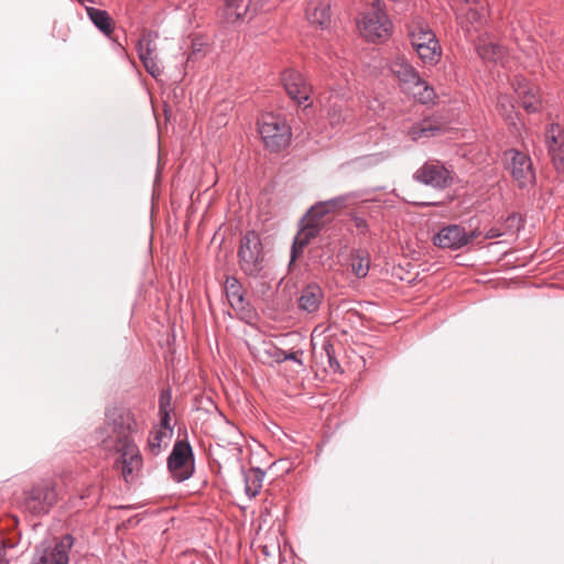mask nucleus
Here are the masks:
<instances>
[{"label":"nucleus","instance_id":"27","mask_svg":"<svg viewBox=\"0 0 564 564\" xmlns=\"http://www.w3.org/2000/svg\"><path fill=\"white\" fill-rule=\"evenodd\" d=\"M476 48L478 55L484 61L488 62L497 63L501 61L505 55V48L501 45L492 42H487V40L484 37H479Z\"/></svg>","mask_w":564,"mask_h":564},{"label":"nucleus","instance_id":"24","mask_svg":"<svg viewBox=\"0 0 564 564\" xmlns=\"http://www.w3.org/2000/svg\"><path fill=\"white\" fill-rule=\"evenodd\" d=\"M86 13L93 24L106 36L115 31V22L106 10L97 9L94 7H86Z\"/></svg>","mask_w":564,"mask_h":564},{"label":"nucleus","instance_id":"3","mask_svg":"<svg viewBox=\"0 0 564 564\" xmlns=\"http://www.w3.org/2000/svg\"><path fill=\"white\" fill-rule=\"evenodd\" d=\"M357 26L361 36L368 42L387 40L392 31V22L381 0H372L370 8L360 13Z\"/></svg>","mask_w":564,"mask_h":564},{"label":"nucleus","instance_id":"39","mask_svg":"<svg viewBox=\"0 0 564 564\" xmlns=\"http://www.w3.org/2000/svg\"><path fill=\"white\" fill-rule=\"evenodd\" d=\"M345 202H346L345 196H338V197H334L332 199L325 200L323 203H324L326 209H329V213H333L336 209L341 208L344 206Z\"/></svg>","mask_w":564,"mask_h":564},{"label":"nucleus","instance_id":"20","mask_svg":"<svg viewBox=\"0 0 564 564\" xmlns=\"http://www.w3.org/2000/svg\"><path fill=\"white\" fill-rule=\"evenodd\" d=\"M324 299L323 290L317 284H308L305 286L297 300L299 307L308 313H315L318 311Z\"/></svg>","mask_w":564,"mask_h":564},{"label":"nucleus","instance_id":"28","mask_svg":"<svg viewBox=\"0 0 564 564\" xmlns=\"http://www.w3.org/2000/svg\"><path fill=\"white\" fill-rule=\"evenodd\" d=\"M441 132V126L436 124L431 120H423L419 123L413 124L408 134L413 141L426 139L436 135Z\"/></svg>","mask_w":564,"mask_h":564},{"label":"nucleus","instance_id":"32","mask_svg":"<svg viewBox=\"0 0 564 564\" xmlns=\"http://www.w3.org/2000/svg\"><path fill=\"white\" fill-rule=\"evenodd\" d=\"M322 350L324 351L326 358H327V361H328V365H329V368L334 371V372H337L340 370V364L339 361L337 360L336 358V354H335V347H334V344L332 343L330 339L328 338H325L323 340V344H322Z\"/></svg>","mask_w":564,"mask_h":564},{"label":"nucleus","instance_id":"21","mask_svg":"<svg viewBox=\"0 0 564 564\" xmlns=\"http://www.w3.org/2000/svg\"><path fill=\"white\" fill-rule=\"evenodd\" d=\"M303 226L297 235L294 238V242L292 246L291 260L294 261L299 254L303 251V249L310 243V241L315 238L321 229V224L316 221H310Z\"/></svg>","mask_w":564,"mask_h":564},{"label":"nucleus","instance_id":"4","mask_svg":"<svg viewBox=\"0 0 564 564\" xmlns=\"http://www.w3.org/2000/svg\"><path fill=\"white\" fill-rule=\"evenodd\" d=\"M58 500L56 482L53 479H42L23 490L20 508L33 516H43L50 512Z\"/></svg>","mask_w":564,"mask_h":564},{"label":"nucleus","instance_id":"41","mask_svg":"<svg viewBox=\"0 0 564 564\" xmlns=\"http://www.w3.org/2000/svg\"><path fill=\"white\" fill-rule=\"evenodd\" d=\"M501 236H502V232L499 229L490 228L485 234V239H494V238H498V237H501Z\"/></svg>","mask_w":564,"mask_h":564},{"label":"nucleus","instance_id":"12","mask_svg":"<svg viewBox=\"0 0 564 564\" xmlns=\"http://www.w3.org/2000/svg\"><path fill=\"white\" fill-rule=\"evenodd\" d=\"M510 160L509 170L512 178L518 183L519 187H528L535 182V173L531 158L518 150H509L506 153Z\"/></svg>","mask_w":564,"mask_h":564},{"label":"nucleus","instance_id":"25","mask_svg":"<svg viewBox=\"0 0 564 564\" xmlns=\"http://www.w3.org/2000/svg\"><path fill=\"white\" fill-rule=\"evenodd\" d=\"M262 2L263 0H256ZM252 0H226L224 7V18L227 22L234 23L246 17Z\"/></svg>","mask_w":564,"mask_h":564},{"label":"nucleus","instance_id":"9","mask_svg":"<svg viewBox=\"0 0 564 564\" xmlns=\"http://www.w3.org/2000/svg\"><path fill=\"white\" fill-rule=\"evenodd\" d=\"M414 180L435 189H444L453 184L452 171L441 161L430 160L420 166L414 175Z\"/></svg>","mask_w":564,"mask_h":564},{"label":"nucleus","instance_id":"18","mask_svg":"<svg viewBox=\"0 0 564 564\" xmlns=\"http://www.w3.org/2000/svg\"><path fill=\"white\" fill-rule=\"evenodd\" d=\"M74 540L69 534L64 535L52 549H45L34 564H68L69 551Z\"/></svg>","mask_w":564,"mask_h":564},{"label":"nucleus","instance_id":"2","mask_svg":"<svg viewBox=\"0 0 564 564\" xmlns=\"http://www.w3.org/2000/svg\"><path fill=\"white\" fill-rule=\"evenodd\" d=\"M406 32L421 62L429 66L436 65L442 56V47L429 23L421 17H413L406 24Z\"/></svg>","mask_w":564,"mask_h":564},{"label":"nucleus","instance_id":"7","mask_svg":"<svg viewBox=\"0 0 564 564\" xmlns=\"http://www.w3.org/2000/svg\"><path fill=\"white\" fill-rule=\"evenodd\" d=\"M240 269L250 276H257L263 269V252L260 236L254 231H247L240 240L238 250Z\"/></svg>","mask_w":564,"mask_h":564},{"label":"nucleus","instance_id":"19","mask_svg":"<svg viewBox=\"0 0 564 564\" xmlns=\"http://www.w3.org/2000/svg\"><path fill=\"white\" fill-rule=\"evenodd\" d=\"M305 15L311 24L317 25L322 30L328 28L332 20L330 0H308Z\"/></svg>","mask_w":564,"mask_h":564},{"label":"nucleus","instance_id":"1","mask_svg":"<svg viewBox=\"0 0 564 564\" xmlns=\"http://www.w3.org/2000/svg\"><path fill=\"white\" fill-rule=\"evenodd\" d=\"M138 432V422L129 409H112L106 413L102 427L97 430L100 448H115L135 443L133 434Z\"/></svg>","mask_w":564,"mask_h":564},{"label":"nucleus","instance_id":"10","mask_svg":"<svg viewBox=\"0 0 564 564\" xmlns=\"http://www.w3.org/2000/svg\"><path fill=\"white\" fill-rule=\"evenodd\" d=\"M224 290L229 305L236 312L237 316L250 323L256 317V312L245 296V290L241 283L235 276H227Z\"/></svg>","mask_w":564,"mask_h":564},{"label":"nucleus","instance_id":"26","mask_svg":"<svg viewBox=\"0 0 564 564\" xmlns=\"http://www.w3.org/2000/svg\"><path fill=\"white\" fill-rule=\"evenodd\" d=\"M172 436L173 434H167V432L153 427L150 431L145 451L152 456H158L164 448L167 447Z\"/></svg>","mask_w":564,"mask_h":564},{"label":"nucleus","instance_id":"31","mask_svg":"<svg viewBox=\"0 0 564 564\" xmlns=\"http://www.w3.org/2000/svg\"><path fill=\"white\" fill-rule=\"evenodd\" d=\"M351 270L358 278H365L370 268V257L367 251H357L351 256Z\"/></svg>","mask_w":564,"mask_h":564},{"label":"nucleus","instance_id":"42","mask_svg":"<svg viewBox=\"0 0 564 564\" xmlns=\"http://www.w3.org/2000/svg\"><path fill=\"white\" fill-rule=\"evenodd\" d=\"M90 487L86 489V491L80 494V499H86L91 497Z\"/></svg>","mask_w":564,"mask_h":564},{"label":"nucleus","instance_id":"35","mask_svg":"<svg viewBox=\"0 0 564 564\" xmlns=\"http://www.w3.org/2000/svg\"><path fill=\"white\" fill-rule=\"evenodd\" d=\"M350 219L356 227L359 235H367L369 231V225L367 219L360 215L358 212H354L350 214Z\"/></svg>","mask_w":564,"mask_h":564},{"label":"nucleus","instance_id":"29","mask_svg":"<svg viewBox=\"0 0 564 564\" xmlns=\"http://www.w3.org/2000/svg\"><path fill=\"white\" fill-rule=\"evenodd\" d=\"M264 473L259 468L249 470L245 476V491L250 497H256L262 488Z\"/></svg>","mask_w":564,"mask_h":564},{"label":"nucleus","instance_id":"6","mask_svg":"<svg viewBox=\"0 0 564 564\" xmlns=\"http://www.w3.org/2000/svg\"><path fill=\"white\" fill-rule=\"evenodd\" d=\"M102 451L109 455L117 454L113 468L121 473L124 482L132 484L139 478L143 467V457L135 443L115 446V448H102Z\"/></svg>","mask_w":564,"mask_h":564},{"label":"nucleus","instance_id":"13","mask_svg":"<svg viewBox=\"0 0 564 564\" xmlns=\"http://www.w3.org/2000/svg\"><path fill=\"white\" fill-rule=\"evenodd\" d=\"M474 230L467 234L465 228L459 225H448L438 230L433 237V243L442 249L457 250L466 246L469 241L477 237Z\"/></svg>","mask_w":564,"mask_h":564},{"label":"nucleus","instance_id":"8","mask_svg":"<svg viewBox=\"0 0 564 564\" xmlns=\"http://www.w3.org/2000/svg\"><path fill=\"white\" fill-rule=\"evenodd\" d=\"M167 468L172 478L177 482L184 481L193 475V451L188 443L178 441L174 444L167 458Z\"/></svg>","mask_w":564,"mask_h":564},{"label":"nucleus","instance_id":"23","mask_svg":"<svg viewBox=\"0 0 564 564\" xmlns=\"http://www.w3.org/2000/svg\"><path fill=\"white\" fill-rule=\"evenodd\" d=\"M283 351L272 340H263L258 347H254L252 355L263 364L283 362Z\"/></svg>","mask_w":564,"mask_h":564},{"label":"nucleus","instance_id":"34","mask_svg":"<svg viewBox=\"0 0 564 564\" xmlns=\"http://www.w3.org/2000/svg\"><path fill=\"white\" fill-rule=\"evenodd\" d=\"M419 86H423V89L415 94V98L421 104H430L433 102L436 98V94L433 89V87L429 86L423 79L422 83Z\"/></svg>","mask_w":564,"mask_h":564},{"label":"nucleus","instance_id":"37","mask_svg":"<svg viewBox=\"0 0 564 564\" xmlns=\"http://www.w3.org/2000/svg\"><path fill=\"white\" fill-rule=\"evenodd\" d=\"M160 414V423L154 425V429L167 432V434H173V427L171 425V412L164 410V412H159Z\"/></svg>","mask_w":564,"mask_h":564},{"label":"nucleus","instance_id":"15","mask_svg":"<svg viewBox=\"0 0 564 564\" xmlns=\"http://www.w3.org/2000/svg\"><path fill=\"white\" fill-rule=\"evenodd\" d=\"M281 80L289 97L299 105H303L310 99L312 87L300 72L285 69L281 75Z\"/></svg>","mask_w":564,"mask_h":564},{"label":"nucleus","instance_id":"5","mask_svg":"<svg viewBox=\"0 0 564 564\" xmlns=\"http://www.w3.org/2000/svg\"><path fill=\"white\" fill-rule=\"evenodd\" d=\"M258 132L264 147L271 152L285 149L292 138V130L286 119L274 112L263 113L258 120Z\"/></svg>","mask_w":564,"mask_h":564},{"label":"nucleus","instance_id":"22","mask_svg":"<svg viewBox=\"0 0 564 564\" xmlns=\"http://www.w3.org/2000/svg\"><path fill=\"white\" fill-rule=\"evenodd\" d=\"M514 93L519 99L520 105L528 112H536L540 109L541 100L538 90L534 87L518 82L517 86L514 87Z\"/></svg>","mask_w":564,"mask_h":564},{"label":"nucleus","instance_id":"17","mask_svg":"<svg viewBox=\"0 0 564 564\" xmlns=\"http://www.w3.org/2000/svg\"><path fill=\"white\" fill-rule=\"evenodd\" d=\"M389 68L404 89H411L422 83V78L417 70L403 56H397L391 61Z\"/></svg>","mask_w":564,"mask_h":564},{"label":"nucleus","instance_id":"33","mask_svg":"<svg viewBox=\"0 0 564 564\" xmlns=\"http://www.w3.org/2000/svg\"><path fill=\"white\" fill-rule=\"evenodd\" d=\"M327 214H329V209H326L324 203L319 202L308 209V212L306 214V219H308L310 221H316L319 224V220Z\"/></svg>","mask_w":564,"mask_h":564},{"label":"nucleus","instance_id":"11","mask_svg":"<svg viewBox=\"0 0 564 564\" xmlns=\"http://www.w3.org/2000/svg\"><path fill=\"white\" fill-rule=\"evenodd\" d=\"M158 33L153 31H144L139 39L135 50L145 70L154 78L162 75V68L158 63L156 44Z\"/></svg>","mask_w":564,"mask_h":564},{"label":"nucleus","instance_id":"40","mask_svg":"<svg viewBox=\"0 0 564 564\" xmlns=\"http://www.w3.org/2000/svg\"><path fill=\"white\" fill-rule=\"evenodd\" d=\"M302 356H303L302 350L283 351V361L292 360V361L296 362L297 365L303 366Z\"/></svg>","mask_w":564,"mask_h":564},{"label":"nucleus","instance_id":"14","mask_svg":"<svg viewBox=\"0 0 564 564\" xmlns=\"http://www.w3.org/2000/svg\"><path fill=\"white\" fill-rule=\"evenodd\" d=\"M544 143L554 167L564 172V128L558 123H550L545 128Z\"/></svg>","mask_w":564,"mask_h":564},{"label":"nucleus","instance_id":"30","mask_svg":"<svg viewBox=\"0 0 564 564\" xmlns=\"http://www.w3.org/2000/svg\"><path fill=\"white\" fill-rule=\"evenodd\" d=\"M333 99L328 106L327 116L329 123L333 127H338L346 120L345 102L338 97H333Z\"/></svg>","mask_w":564,"mask_h":564},{"label":"nucleus","instance_id":"16","mask_svg":"<svg viewBox=\"0 0 564 564\" xmlns=\"http://www.w3.org/2000/svg\"><path fill=\"white\" fill-rule=\"evenodd\" d=\"M456 18L460 26L468 33L478 32L485 20L484 8H479L478 3H459L453 6Z\"/></svg>","mask_w":564,"mask_h":564},{"label":"nucleus","instance_id":"38","mask_svg":"<svg viewBox=\"0 0 564 564\" xmlns=\"http://www.w3.org/2000/svg\"><path fill=\"white\" fill-rule=\"evenodd\" d=\"M172 393L171 390H163L159 398V412H164L166 410L167 412H172Z\"/></svg>","mask_w":564,"mask_h":564},{"label":"nucleus","instance_id":"36","mask_svg":"<svg viewBox=\"0 0 564 564\" xmlns=\"http://www.w3.org/2000/svg\"><path fill=\"white\" fill-rule=\"evenodd\" d=\"M497 107H498L500 113L506 119H512L513 105L511 104L509 97H507V96L498 97Z\"/></svg>","mask_w":564,"mask_h":564}]
</instances>
